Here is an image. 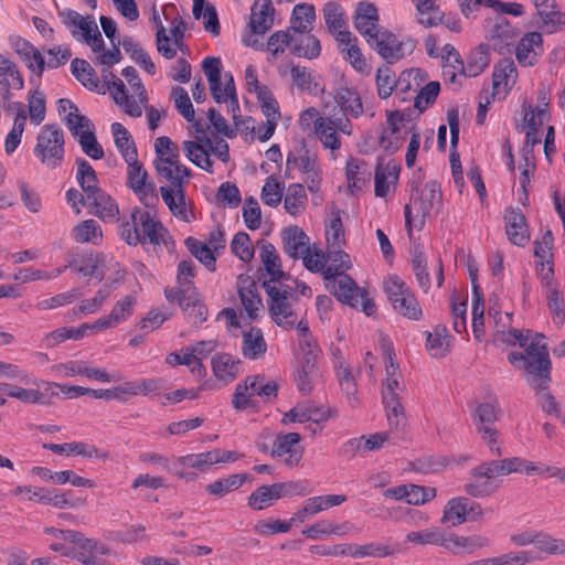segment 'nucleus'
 I'll use <instances>...</instances> for the list:
<instances>
[{
	"label": "nucleus",
	"mask_w": 565,
	"mask_h": 565,
	"mask_svg": "<svg viewBox=\"0 0 565 565\" xmlns=\"http://www.w3.org/2000/svg\"><path fill=\"white\" fill-rule=\"evenodd\" d=\"M119 234L121 239L130 246L148 243L156 246L162 243L169 248V244H173L172 237L168 235L162 224L140 207L132 210L130 220L121 224Z\"/></svg>",
	"instance_id": "f257e3e1"
},
{
	"label": "nucleus",
	"mask_w": 565,
	"mask_h": 565,
	"mask_svg": "<svg viewBox=\"0 0 565 565\" xmlns=\"http://www.w3.org/2000/svg\"><path fill=\"white\" fill-rule=\"evenodd\" d=\"M64 145L63 130L57 125L46 124L38 134L33 152L43 166L55 169L64 159Z\"/></svg>",
	"instance_id": "f03ea898"
},
{
	"label": "nucleus",
	"mask_w": 565,
	"mask_h": 565,
	"mask_svg": "<svg viewBox=\"0 0 565 565\" xmlns=\"http://www.w3.org/2000/svg\"><path fill=\"white\" fill-rule=\"evenodd\" d=\"M366 42L387 64L398 62L416 47L415 40L411 38L398 40L392 31L385 28L375 30L372 35H369Z\"/></svg>",
	"instance_id": "7ed1b4c3"
},
{
	"label": "nucleus",
	"mask_w": 565,
	"mask_h": 565,
	"mask_svg": "<svg viewBox=\"0 0 565 565\" xmlns=\"http://www.w3.org/2000/svg\"><path fill=\"white\" fill-rule=\"evenodd\" d=\"M508 361L515 369L523 370L529 375L527 383L536 391H547L552 381V362L550 354L543 352L541 356L529 359L522 352H510Z\"/></svg>",
	"instance_id": "20e7f679"
},
{
	"label": "nucleus",
	"mask_w": 565,
	"mask_h": 565,
	"mask_svg": "<svg viewBox=\"0 0 565 565\" xmlns=\"http://www.w3.org/2000/svg\"><path fill=\"white\" fill-rule=\"evenodd\" d=\"M278 384L275 381H265L264 375L247 376L243 383L237 384L233 394L232 404L237 411H244L253 405L247 396L257 395L265 402L277 396Z\"/></svg>",
	"instance_id": "39448f33"
},
{
	"label": "nucleus",
	"mask_w": 565,
	"mask_h": 565,
	"mask_svg": "<svg viewBox=\"0 0 565 565\" xmlns=\"http://www.w3.org/2000/svg\"><path fill=\"white\" fill-rule=\"evenodd\" d=\"M322 273L326 281V288L342 303L349 305L352 308H356L359 305L360 287L353 280V278L342 273L332 263L326 266L323 263Z\"/></svg>",
	"instance_id": "423d86ee"
},
{
	"label": "nucleus",
	"mask_w": 565,
	"mask_h": 565,
	"mask_svg": "<svg viewBox=\"0 0 565 565\" xmlns=\"http://www.w3.org/2000/svg\"><path fill=\"white\" fill-rule=\"evenodd\" d=\"M64 121L86 156L93 160L104 157V149L95 135V126L88 117L82 114H67Z\"/></svg>",
	"instance_id": "0eeeda50"
},
{
	"label": "nucleus",
	"mask_w": 565,
	"mask_h": 565,
	"mask_svg": "<svg viewBox=\"0 0 565 565\" xmlns=\"http://www.w3.org/2000/svg\"><path fill=\"white\" fill-rule=\"evenodd\" d=\"M384 290L395 311L399 315L418 320L422 317V308L411 290L409 286L397 276H390L384 282Z\"/></svg>",
	"instance_id": "6e6552de"
},
{
	"label": "nucleus",
	"mask_w": 565,
	"mask_h": 565,
	"mask_svg": "<svg viewBox=\"0 0 565 565\" xmlns=\"http://www.w3.org/2000/svg\"><path fill=\"white\" fill-rule=\"evenodd\" d=\"M262 287L268 296L269 312L275 323L285 329H292L296 324L297 316L291 309V302L287 296L279 295L278 288L270 281H263Z\"/></svg>",
	"instance_id": "1a4fd4ad"
},
{
	"label": "nucleus",
	"mask_w": 565,
	"mask_h": 565,
	"mask_svg": "<svg viewBox=\"0 0 565 565\" xmlns=\"http://www.w3.org/2000/svg\"><path fill=\"white\" fill-rule=\"evenodd\" d=\"M515 57L522 66H533L543 54V38L539 32H527L514 45Z\"/></svg>",
	"instance_id": "9d476101"
},
{
	"label": "nucleus",
	"mask_w": 565,
	"mask_h": 565,
	"mask_svg": "<svg viewBox=\"0 0 565 565\" xmlns=\"http://www.w3.org/2000/svg\"><path fill=\"white\" fill-rule=\"evenodd\" d=\"M505 234L516 246L524 247L530 241L529 226L525 215L519 207H510L505 215Z\"/></svg>",
	"instance_id": "9b49d317"
},
{
	"label": "nucleus",
	"mask_w": 565,
	"mask_h": 565,
	"mask_svg": "<svg viewBox=\"0 0 565 565\" xmlns=\"http://www.w3.org/2000/svg\"><path fill=\"white\" fill-rule=\"evenodd\" d=\"M236 285L237 292L245 311L250 319H256L258 310L263 307V301L257 290L255 279L248 275L241 274L237 277Z\"/></svg>",
	"instance_id": "f8f14e48"
},
{
	"label": "nucleus",
	"mask_w": 565,
	"mask_h": 565,
	"mask_svg": "<svg viewBox=\"0 0 565 565\" xmlns=\"http://www.w3.org/2000/svg\"><path fill=\"white\" fill-rule=\"evenodd\" d=\"M300 440L301 436L298 433L278 434L274 439L270 456L277 458L288 455L285 459V463L289 467L297 466L302 457V451H298L294 447L297 446Z\"/></svg>",
	"instance_id": "ddd939ff"
},
{
	"label": "nucleus",
	"mask_w": 565,
	"mask_h": 565,
	"mask_svg": "<svg viewBox=\"0 0 565 565\" xmlns=\"http://www.w3.org/2000/svg\"><path fill=\"white\" fill-rule=\"evenodd\" d=\"M519 33L505 18H500L491 31L492 46L501 55L511 54L518 43Z\"/></svg>",
	"instance_id": "4468645a"
},
{
	"label": "nucleus",
	"mask_w": 565,
	"mask_h": 565,
	"mask_svg": "<svg viewBox=\"0 0 565 565\" xmlns=\"http://www.w3.org/2000/svg\"><path fill=\"white\" fill-rule=\"evenodd\" d=\"M377 23L379 12L375 4L369 1H360L353 15L355 30L366 40L375 30L381 29Z\"/></svg>",
	"instance_id": "2eb2a0df"
},
{
	"label": "nucleus",
	"mask_w": 565,
	"mask_h": 565,
	"mask_svg": "<svg viewBox=\"0 0 565 565\" xmlns=\"http://www.w3.org/2000/svg\"><path fill=\"white\" fill-rule=\"evenodd\" d=\"M335 409L328 408L323 409L317 406H295L289 409L281 418V424L287 425L289 423H307L312 422L319 424L326 422L330 417L335 416Z\"/></svg>",
	"instance_id": "dca6fc26"
},
{
	"label": "nucleus",
	"mask_w": 565,
	"mask_h": 565,
	"mask_svg": "<svg viewBox=\"0 0 565 565\" xmlns=\"http://www.w3.org/2000/svg\"><path fill=\"white\" fill-rule=\"evenodd\" d=\"M491 541L484 535L459 536L457 534H447L444 547L452 554H471L477 550L490 546Z\"/></svg>",
	"instance_id": "f3484780"
},
{
	"label": "nucleus",
	"mask_w": 565,
	"mask_h": 565,
	"mask_svg": "<svg viewBox=\"0 0 565 565\" xmlns=\"http://www.w3.org/2000/svg\"><path fill=\"white\" fill-rule=\"evenodd\" d=\"M274 12L271 0H255L250 8L249 28L255 34H264L274 24Z\"/></svg>",
	"instance_id": "a211bd4d"
},
{
	"label": "nucleus",
	"mask_w": 565,
	"mask_h": 565,
	"mask_svg": "<svg viewBox=\"0 0 565 565\" xmlns=\"http://www.w3.org/2000/svg\"><path fill=\"white\" fill-rule=\"evenodd\" d=\"M89 212L103 221L115 220L119 214L117 203L103 189L86 196Z\"/></svg>",
	"instance_id": "6ab92c4d"
},
{
	"label": "nucleus",
	"mask_w": 565,
	"mask_h": 565,
	"mask_svg": "<svg viewBox=\"0 0 565 565\" xmlns=\"http://www.w3.org/2000/svg\"><path fill=\"white\" fill-rule=\"evenodd\" d=\"M433 207V204L427 202L420 195L413 199L412 205L406 204L404 206L405 226L409 236L412 235L413 227L417 231H420L424 227L426 217L429 216Z\"/></svg>",
	"instance_id": "aec40b11"
},
{
	"label": "nucleus",
	"mask_w": 565,
	"mask_h": 565,
	"mask_svg": "<svg viewBox=\"0 0 565 565\" xmlns=\"http://www.w3.org/2000/svg\"><path fill=\"white\" fill-rule=\"evenodd\" d=\"M0 86L3 88L4 98L10 97V89H22L24 86L23 77L17 64L0 53Z\"/></svg>",
	"instance_id": "412c9836"
},
{
	"label": "nucleus",
	"mask_w": 565,
	"mask_h": 565,
	"mask_svg": "<svg viewBox=\"0 0 565 565\" xmlns=\"http://www.w3.org/2000/svg\"><path fill=\"white\" fill-rule=\"evenodd\" d=\"M12 47L32 72L36 73L38 76L42 75L45 68V61L36 47L22 38H15L12 41Z\"/></svg>",
	"instance_id": "4be33fe9"
},
{
	"label": "nucleus",
	"mask_w": 565,
	"mask_h": 565,
	"mask_svg": "<svg viewBox=\"0 0 565 565\" xmlns=\"http://www.w3.org/2000/svg\"><path fill=\"white\" fill-rule=\"evenodd\" d=\"M371 169L367 162L362 159L351 157L345 166V177L349 185V190L353 193V190H361L371 180Z\"/></svg>",
	"instance_id": "5701e85b"
},
{
	"label": "nucleus",
	"mask_w": 565,
	"mask_h": 565,
	"mask_svg": "<svg viewBox=\"0 0 565 565\" xmlns=\"http://www.w3.org/2000/svg\"><path fill=\"white\" fill-rule=\"evenodd\" d=\"M128 164L127 168V185L131 190H134L138 194H143L145 196L148 193L152 194L154 191V185L152 183L147 184L146 180L148 177L147 171L143 169L142 164L138 161V157L135 158L134 162L126 161ZM151 200L158 201V198L151 195Z\"/></svg>",
	"instance_id": "b1692460"
},
{
	"label": "nucleus",
	"mask_w": 565,
	"mask_h": 565,
	"mask_svg": "<svg viewBox=\"0 0 565 565\" xmlns=\"http://www.w3.org/2000/svg\"><path fill=\"white\" fill-rule=\"evenodd\" d=\"M214 376L225 384L234 381L239 373L241 361L228 353H217L211 361Z\"/></svg>",
	"instance_id": "393cba45"
},
{
	"label": "nucleus",
	"mask_w": 565,
	"mask_h": 565,
	"mask_svg": "<svg viewBox=\"0 0 565 565\" xmlns=\"http://www.w3.org/2000/svg\"><path fill=\"white\" fill-rule=\"evenodd\" d=\"M49 391L28 390L17 385L0 383V405H4L7 399L4 396L14 397L23 403L45 404V397Z\"/></svg>",
	"instance_id": "a878e982"
},
{
	"label": "nucleus",
	"mask_w": 565,
	"mask_h": 565,
	"mask_svg": "<svg viewBox=\"0 0 565 565\" xmlns=\"http://www.w3.org/2000/svg\"><path fill=\"white\" fill-rule=\"evenodd\" d=\"M282 241L285 253L294 259H298L309 247V237L297 225L284 230Z\"/></svg>",
	"instance_id": "bb28decb"
},
{
	"label": "nucleus",
	"mask_w": 565,
	"mask_h": 565,
	"mask_svg": "<svg viewBox=\"0 0 565 565\" xmlns=\"http://www.w3.org/2000/svg\"><path fill=\"white\" fill-rule=\"evenodd\" d=\"M267 344L259 328L250 327L243 332L242 353L248 360H257L266 353Z\"/></svg>",
	"instance_id": "cd10ccee"
},
{
	"label": "nucleus",
	"mask_w": 565,
	"mask_h": 565,
	"mask_svg": "<svg viewBox=\"0 0 565 565\" xmlns=\"http://www.w3.org/2000/svg\"><path fill=\"white\" fill-rule=\"evenodd\" d=\"M202 70L209 81L210 90L213 99L216 103H222L223 94H222V82H221V73H222V62L218 57L206 56L202 62Z\"/></svg>",
	"instance_id": "c85d7f7f"
},
{
	"label": "nucleus",
	"mask_w": 565,
	"mask_h": 565,
	"mask_svg": "<svg viewBox=\"0 0 565 565\" xmlns=\"http://www.w3.org/2000/svg\"><path fill=\"white\" fill-rule=\"evenodd\" d=\"M259 256L265 270L270 276L268 280L270 284L279 282L281 279L286 278V273L281 269L279 255L271 243L262 242Z\"/></svg>",
	"instance_id": "c756f323"
},
{
	"label": "nucleus",
	"mask_w": 565,
	"mask_h": 565,
	"mask_svg": "<svg viewBox=\"0 0 565 565\" xmlns=\"http://www.w3.org/2000/svg\"><path fill=\"white\" fill-rule=\"evenodd\" d=\"M469 499L457 497L450 499L444 507L441 523L451 526L460 525L468 520Z\"/></svg>",
	"instance_id": "7c9ffc66"
},
{
	"label": "nucleus",
	"mask_w": 565,
	"mask_h": 565,
	"mask_svg": "<svg viewBox=\"0 0 565 565\" xmlns=\"http://www.w3.org/2000/svg\"><path fill=\"white\" fill-rule=\"evenodd\" d=\"M490 63V53L486 44H480L468 56L467 64L462 63L459 72L463 76L476 77L481 74Z\"/></svg>",
	"instance_id": "2f4dec72"
},
{
	"label": "nucleus",
	"mask_w": 565,
	"mask_h": 565,
	"mask_svg": "<svg viewBox=\"0 0 565 565\" xmlns=\"http://www.w3.org/2000/svg\"><path fill=\"white\" fill-rule=\"evenodd\" d=\"M334 100L345 116L350 115L351 117L356 118L363 113L360 94L354 88H338Z\"/></svg>",
	"instance_id": "473e14b6"
},
{
	"label": "nucleus",
	"mask_w": 565,
	"mask_h": 565,
	"mask_svg": "<svg viewBox=\"0 0 565 565\" xmlns=\"http://www.w3.org/2000/svg\"><path fill=\"white\" fill-rule=\"evenodd\" d=\"M518 78V70L511 57L501 58L493 67L492 87L497 90L502 84L511 89Z\"/></svg>",
	"instance_id": "72a5a7b5"
},
{
	"label": "nucleus",
	"mask_w": 565,
	"mask_h": 565,
	"mask_svg": "<svg viewBox=\"0 0 565 565\" xmlns=\"http://www.w3.org/2000/svg\"><path fill=\"white\" fill-rule=\"evenodd\" d=\"M111 132L117 150L120 152L125 161L134 162L138 157L137 147L129 131L119 122L111 125Z\"/></svg>",
	"instance_id": "f704fd0d"
},
{
	"label": "nucleus",
	"mask_w": 565,
	"mask_h": 565,
	"mask_svg": "<svg viewBox=\"0 0 565 565\" xmlns=\"http://www.w3.org/2000/svg\"><path fill=\"white\" fill-rule=\"evenodd\" d=\"M253 477L249 473H234L226 478L217 479L206 486V491L215 497H223L226 493L237 490L244 482L250 481Z\"/></svg>",
	"instance_id": "c9c22d12"
},
{
	"label": "nucleus",
	"mask_w": 565,
	"mask_h": 565,
	"mask_svg": "<svg viewBox=\"0 0 565 565\" xmlns=\"http://www.w3.org/2000/svg\"><path fill=\"white\" fill-rule=\"evenodd\" d=\"M315 19L316 11L312 4H296L292 10L291 25L289 30L294 31V33H309Z\"/></svg>",
	"instance_id": "e433bc0d"
},
{
	"label": "nucleus",
	"mask_w": 565,
	"mask_h": 565,
	"mask_svg": "<svg viewBox=\"0 0 565 565\" xmlns=\"http://www.w3.org/2000/svg\"><path fill=\"white\" fill-rule=\"evenodd\" d=\"M76 181L82 191L87 195L94 194L99 189L97 174L90 163L84 158H76Z\"/></svg>",
	"instance_id": "4c0bfd02"
},
{
	"label": "nucleus",
	"mask_w": 565,
	"mask_h": 565,
	"mask_svg": "<svg viewBox=\"0 0 565 565\" xmlns=\"http://www.w3.org/2000/svg\"><path fill=\"white\" fill-rule=\"evenodd\" d=\"M401 167L394 161H390L385 168L379 162L375 168L374 181H375V195L384 198L390 190L388 178L393 179V182H397Z\"/></svg>",
	"instance_id": "58836bf2"
},
{
	"label": "nucleus",
	"mask_w": 565,
	"mask_h": 565,
	"mask_svg": "<svg viewBox=\"0 0 565 565\" xmlns=\"http://www.w3.org/2000/svg\"><path fill=\"white\" fill-rule=\"evenodd\" d=\"M76 547V551L71 550L72 556L85 565H95L97 558L95 550H97V542L85 537L81 532L76 531V537L71 541Z\"/></svg>",
	"instance_id": "ea45409f"
},
{
	"label": "nucleus",
	"mask_w": 565,
	"mask_h": 565,
	"mask_svg": "<svg viewBox=\"0 0 565 565\" xmlns=\"http://www.w3.org/2000/svg\"><path fill=\"white\" fill-rule=\"evenodd\" d=\"M290 75L299 90L307 92L315 96L324 92V87L315 79V76L305 66L292 65Z\"/></svg>",
	"instance_id": "a19ab883"
},
{
	"label": "nucleus",
	"mask_w": 565,
	"mask_h": 565,
	"mask_svg": "<svg viewBox=\"0 0 565 565\" xmlns=\"http://www.w3.org/2000/svg\"><path fill=\"white\" fill-rule=\"evenodd\" d=\"M29 500L50 504L58 509L74 507V502L68 499V492L60 493L56 489L39 488L34 491L31 490Z\"/></svg>",
	"instance_id": "79ce46f5"
},
{
	"label": "nucleus",
	"mask_w": 565,
	"mask_h": 565,
	"mask_svg": "<svg viewBox=\"0 0 565 565\" xmlns=\"http://www.w3.org/2000/svg\"><path fill=\"white\" fill-rule=\"evenodd\" d=\"M71 72L74 77L90 90L97 89L99 79L92 65L82 58H74L71 62Z\"/></svg>",
	"instance_id": "37998d69"
},
{
	"label": "nucleus",
	"mask_w": 565,
	"mask_h": 565,
	"mask_svg": "<svg viewBox=\"0 0 565 565\" xmlns=\"http://www.w3.org/2000/svg\"><path fill=\"white\" fill-rule=\"evenodd\" d=\"M184 244L188 250L191 253V255H193L210 271L215 270V252L207 244L202 243L192 236L186 237Z\"/></svg>",
	"instance_id": "c03bdc74"
},
{
	"label": "nucleus",
	"mask_w": 565,
	"mask_h": 565,
	"mask_svg": "<svg viewBox=\"0 0 565 565\" xmlns=\"http://www.w3.org/2000/svg\"><path fill=\"white\" fill-rule=\"evenodd\" d=\"M56 8L58 6L56 4ZM57 14L65 25V28L71 32V34L76 39L81 40V33L85 32L86 29L90 25V20H86L83 15L72 9H57Z\"/></svg>",
	"instance_id": "a18cd8bd"
},
{
	"label": "nucleus",
	"mask_w": 565,
	"mask_h": 565,
	"mask_svg": "<svg viewBox=\"0 0 565 565\" xmlns=\"http://www.w3.org/2000/svg\"><path fill=\"white\" fill-rule=\"evenodd\" d=\"M307 194L301 183H292L287 188L284 199V207L292 216L298 215L305 209Z\"/></svg>",
	"instance_id": "49530a36"
},
{
	"label": "nucleus",
	"mask_w": 565,
	"mask_h": 565,
	"mask_svg": "<svg viewBox=\"0 0 565 565\" xmlns=\"http://www.w3.org/2000/svg\"><path fill=\"white\" fill-rule=\"evenodd\" d=\"M449 338L446 326L437 324L434 332H427L426 348L433 356H444L449 345Z\"/></svg>",
	"instance_id": "de8ad7c7"
},
{
	"label": "nucleus",
	"mask_w": 565,
	"mask_h": 565,
	"mask_svg": "<svg viewBox=\"0 0 565 565\" xmlns=\"http://www.w3.org/2000/svg\"><path fill=\"white\" fill-rule=\"evenodd\" d=\"M291 53L298 57H306L309 60L316 58L321 53L320 41L311 34H307L299 40L295 38V43L291 46Z\"/></svg>",
	"instance_id": "09e8293b"
},
{
	"label": "nucleus",
	"mask_w": 565,
	"mask_h": 565,
	"mask_svg": "<svg viewBox=\"0 0 565 565\" xmlns=\"http://www.w3.org/2000/svg\"><path fill=\"white\" fill-rule=\"evenodd\" d=\"M500 409L497 403H480L473 414L475 425L479 431L482 427H493V424L499 419Z\"/></svg>",
	"instance_id": "8fccbe9b"
},
{
	"label": "nucleus",
	"mask_w": 565,
	"mask_h": 565,
	"mask_svg": "<svg viewBox=\"0 0 565 565\" xmlns=\"http://www.w3.org/2000/svg\"><path fill=\"white\" fill-rule=\"evenodd\" d=\"M412 268L419 287L427 292L430 287V279L427 273L426 257L419 246H415L412 252Z\"/></svg>",
	"instance_id": "3c124183"
},
{
	"label": "nucleus",
	"mask_w": 565,
	"mask_h": 565,
	"mask_svg": "<svg viewBox=\"0 0 565 565\" xmlns=\"http://www.w3.org/2000/svg\"><path fill=\"white\" fill-rule=\"evenodd\" d=\"M151 21L157 29L156 38L158 52L161 53L167 60L173 58L177 54V51L168 44L170 39L166 33V28L161 22L160 14L156 7L152 9Z\"/></svg>",
	"instance_id": "603ef678"
},
{
	"label": "nucleus",
	"mask_w": 565,
	"mask_h": 565,
	"mask_svg": "<svg viewBox=\"0 0 565 565\" xmlns=\"http://www.w3.org/2000/svg\"><path fill=\"white\" fill-rule=\"evenodd\" d=\"M284 189V182H279L274 174L269 175L260 193L263 203L273 207L277 206L281 202Z\"/></svg>",
	"instance_id": "864d4df0"
},
{
	"label": "nucleus",
	"mask_w": 565,
	"mask_h": 565,
	"mask_svg": "<svg viewBox=\"0 0 565 565\" xmlns=\"http://www.w3.org/2000/svg\"><path fill=\"white\" fill-rule=\"evenodd\" d=\"M406 539L408 542L415 544H431L444 547L446 542V532L438 527H433L417 532H409Z\"/></svg>",
	"instance_id": "5fc2aeb1"
},
{
	"label": "nucleus",
	"mask_w": 565,
	"mask_h": 565,
	"mask_svg": "<svg viewBox=\"0 0 565 565\" xmlns=\"http://www.w3.org/2000/svg\"><path fill=\"white\" fill-rule=\"evenodd\" d=\"M375 81L379 97L381 99L390 97L392 92L395 89L396 77L395 73L387 64L377 68Z\"/></svg>",
	"instance_id": "6e6d98bb"
},
{
	"label": "nucleus",
	"mask_w": 565,
	"mask_h": 565,
	"mask_svg": "<svg viewBox=\"0 0 565 565\" xmlns=\"http://www.w3.org/2000/svg\"><path fill=\"white\" fill-rule=\"evenodd\" d=\"M326 237L328 247H342L344 244V230L340 215V210L332 211V217L326 226Z\"/></svg>",
	"instance_id": "4d7b16f0"
},
{
	"label": "nucleus",
	"mask_w": 565,
	"mask_h": 565,
	"mask_svg": "<svg viewBox=\"0 0 565 565\" xmlns=\"http://www.w3.org/2000/svg\"><path fill=\"white\" fill-rule=\"evenodd\" d=\"M28 110L33 125L38 126L44 120L46 114V99L43 92L33 90L29 93Z\"/></svg>",
	"instance_id": "13d9d810"
},
{
	"label": "nucleus",
	"mask_w": 565,
	"mask_h": 565,
	"mask_svg": "<svg viewBox=\"0 0 565 565\" xmlns=\"http://www.w3.org/2000/svg\"><path fill=\"white\" fill-rule=\"evenodd\" d=\"M181 309L194 319V323H202L207 319V308L198 298L195 289L190 292V298L181 300Z\"/></svg>",
	"instance_id": "bf43d9fd"
},
{
	"label": "nucleus",
	"mask_w": 565,
	"mask_h": 565,
	"mask_svg": "<svg viewBox=\"0 0 565 565\" xmlns=\"http://www.w3.org/2000/svg\"><path fill=\"white\" fill-rule=\"evenodd\" d=\"M171 97L177 110L186 121L192 122L194 120L195 111L188 92L181 86H174L171 90Z\"/></svg>",
	"instance_id": "052dcab7"
},
{
	"label": "nucleus",
	"mask_w": 565,
	"mask_h": 565,
	"mask_svg": "<svg viewBox=\"0 0 565 565\" xmlns=\"http://www.w3.org/2000/svg\"><path fill=\"white\" fill-rule=\"evenodd\" d=\"M547 307L552 313L553 322L561 327L565 321V299L558 288L547 290Z\"/></svg>",
	"instance_id": "680f3d73"
},
{
	"label": "nucleus",
	"mask_w": 565,
	"mask_h": 565,
	"mask_svg": "<svg viewBox=\"0 0 565 565\" xmlns=\"http://www.w3.org/2000/svg\"><path fill=\"white\" fill-rule=\"evenodd\" d=\"M231 249L235 256L245 263L250 262L254 257V247L250 237L245 232H238L234 235Z\"/></svg>",
	"instance_id": "e2e57ef3"
},
{
	"label": "nucleus",
	"mask_w": 565,
	"mask_h": 565,
	"mask_svg": "<svg viewBox=\"0 0 565 565\" xmlns=\"http://www.w3.org/2000/svg\"><path fill=\"white\" fill-rule=\"evenodd\" d=\"M322 13L330 32L347 26L344 11L339 3L333 1L327 2L322 9Z\"/></svg>",
	"instance_id": "0e129e2a"
},
{
	"label": "nucleus",
	"mask_w": 565,
	"mask_h": 565,
	"mask_svg": "<svg viewBox=\"0 0 565 565\" xmlns=\"http://www.w3.org/2000/svg\"><path fill=\"white\" fill-rule=\"evenodd\" d=\"M215 460L216 458L212 450H209L205 452L181 456L178 459V465L205 471L210 466L215 463Z\"/></svg>",
	"instance_id": "69168bd1"
},
{
	"label": "nucleus",
	"mask_w": 565,
	"mask_h": 565,
	"mask_svg": "<svg viewBox=\"0 0 565 565\" xmlns=\"http://www.w3.org/2000/svg\"><path fill=\"white\" fill-rule=\"evenodd\" d=\"M73 237L78 243L93 242L96 244L95 239L102 237V230L96 221L86 220L74 227Z\"/></svg>",
	"instance_id": "338daca9"
},
{
	"label": "nucleus",
	"mask_w": 565,
	"mask_h": 565,
	"mask_svg": "<svg viewBox=\"0 0 565 565\" xmlns=\"http://www.w3.org/2000/svg\"><path fill=\"white\" fill-rule=\"evenodd\" d=\"M440 92V84L438 82H429L417 93L414 99V107L424 113L427 107L435 103Z\"/></svg>",
	"instance_id": "774afa93"
}]
</instances>
